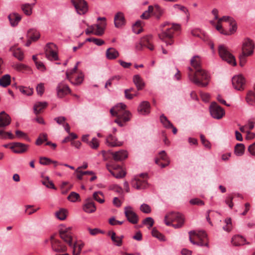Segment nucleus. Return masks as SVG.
<instances>
[{"mask_svg": "<svg viewBox=\"0 0 255 255\" xmlns=\"http://www.w3.org/2000/svg\"><path fill=\"white\" fill-rule=\"evenodd\" d=\"M162 13L163 11L161 8L158 5H155L153 15H154L157 18H159Z\"/></svg>", "mask_w": 255, "mask_h": 255, "instance_id": "57", "label": "nucleus"}, {"mask_svg": "<svg viewBox=\"0 0 255 255\" xmlns=\"http://www.w3.org/2000/svg\"><path fill=\"white\" fill-rule=\"evenodd\" d=\"M191 33L194 36L200 37L202 32L199 28H194L191 30Z\"/></svg>", "mask_w": 255, "mask_h": 255, "instance_id": "63", "label": "nucleus"}, {"mask_svg": "<svg viewBox=\"0 0 255 255\" xmlns=\"http://www.w3.org/2000/svg\"><path fill=\"white\" fill-rule=\"evenodd\" d=\"M246 83L245 78L241 75H236L232 78V84L235 89L238 90L244 89Z\"/></svg>", "mask_w": 255, "mask_h": 255, "instance_id": "13", "label": "nucleus"}, {"mask_svg": "<svg viewBox=\"0 0 255 255\" xmlns=\"http://www.w3.org/2000/svg\"><path fill=\"white\" fill-rule=\"evenodd\" d=\"M80 198V195L79 194L75 192H72L68 196V199L73 202H75L78 200Z\"/></svg>", "mask_w": 255, "mask_h": 255, "instance_id": "50", "label": "nucleus"}, {"mask_svg": "<svg viewBox=\"0 0 255 255\" xmlns=\"http://www.w3.org/2000/svg\"><path fill=\"white\" fill-rule=\"evenodd\" d=\"M47 140V134L45 133H40L37 138L35 144L37 145H41L44 141Z\"/></svg>", "mask_w": 255, "mask_h": 255, "instance_id": "43", "label": "nucleus"}, {"mask_svg": "<svg viewBox=\"0 0 255 255\" xmlns=\"http://www.w3.org/2000/svg\"><path fill=\"white\" fill-rule=\"evenodd\" d=\"M141 21L137 20L132 26V30L134 33L136 34L140 33L142 31V29L141 26Z\"/></svg>", "mask_w": 255, "mask_h": 255, "instance_id": "41", "label": "nucleus"}, {"mask_svg": "<svg viewBox=\"0 0 255 255\" xmlns=\"http://www.w3.org/2000/svg\"><path fill=\"white\" fill-rule=\"evenodd\" d=\"M108 234L109 236H111V240L115 245L118 247L122 245L123 236H117L116 233L114 231H109Z\"/></svg>", "mask_w": 255, "mask_h": 255, "instance_id": "24", "label": "nucleus"}, {"mask_svg": "<svg viewBox=\"0 0 255 255\" xmlns=\"http://www.w3.org/2000/svg\"><path fill=\"white\" fill-rule=\"evenodd\" d=\"M189 202L192 205H196L198 206H203L204 205V202L198 198L191 199Z\"/></svg>", "mask_w": 255, "mask_h": 255, "instance_id": "54", "label": "nucleus"}, {"mask_svg": "<svg viewBox=\"0 0 255 255\" xmlns=\"http://www.w3.org/2000/svg\"><path fill=\"white\" fill-rule=\"evenodd\" d=\"M71 2L79 14H84L88 11V4L85 0H71Z\"/></svg>", "mask_w": 255, "mask_h": 255, "instance_id": "8", "label": "nucleus"}, {"mask_svg": "<svg viewBox=\"0 0 255 255\" xmlns=\"http://www.w3.org/2000/svg\"><path fill=\"white\" fill-rule=\"evenodd\" d=\"M48 105V104L46 102H37L36 103L33 107L34 112L36 115L39 114L41 111L45 108Z\"/></svg>", "mask_w": 255, "mask_h": 255, "instance_id": "31", "label": "nucleus"}, {"mask_svg": "<svg viewBox=\"0 0 255 255\" xmlns=\"http://www.w3.org/2000/svg\"><path fill=\"white\" fill-rule=\"evenodd\" d=\"M13 67L15 70L20 72L31 70L29 67L23 64H15Z\"/></svg>", "mask_w": 255, "mask_h": 255, "instance_id": "40", "label": "nucleus"}, {"mask_svg": "<svg viewBox=\"0 0 255 255\" xmlns=\"http://www.w3.org/2000/svg\"><path fill=\"white\" fill-rule=\"evenodd\" d=\"M113 158L116 161H122L127 158L128 154L126 150H120L116 152H111Z\"/></svg>", "mask_w": 255, "mask_h": 255, "instance_id": "18", "label": "nucleus"}, {"mask_svg": "<svg viewBox=\"0 0 255 255\" xmlns=\"http://www.w3.org/2000/svg\"><path fill=\"white\" fill-rule=\"evenodd\" d=\"M109 224L113 226H115L118 224L122 225L123 224V221H119L118 220H116L115 218V217H112L109 220Z\"/></svg>", "mask_w": 255, "mask_h": 255, "instance_id": "62", "label": "nucleus"}, {"mask_svg": "<svg viewBox=\"0 0 255 255\" xmlns=\"http://www.w3.org/2000/svg\"><path fill=\"white\" fill-rule=\"evenodd\" d=\"M87 230L89 232L90 234L92 236H95L98 234H104L105 233L104 231L101 230L99 228L91 229L90 228H88Z\"/></svg>", "mask_w": 255, "mask_h": 255, "instance_id": "51", "label": "nucleus"}, {"mask_svg": "<svg viewBox=\"0 0 255 255\" xmlns=\"http://www.w3.org/2000/svg\"><path fill=\"white\" fill-rule=\"evenodd\" d=\"M249 56L250 55H247V54H245V53H242V54L239 56L240 65L241 67H243L245 65L247 62L246 57Z\"/></svg>", "mask_w": 255, "mask_h": 255, "instance_id": "52", "label": "nucleus"}, {"mask_svg": "<svg viewBox=\"0 0 255 255\" xmlns=\"http://www.w3.org/2000/svg\"><path fill=\"white\" fill-rule=\"evenodd\" d=\"M50 240L53 251L58 253H63L66 251L67 247L60 241L54 239L53 236L51 237Z\"/></svg>", "mask_w": 255, "mask_h": 255, "instance_id": "14", "label": "nucleus"}, {"mask_svg": "<svg viewBox=\"0 0 255 255\" xmlns=\"http://www.w3.org/2000/svg\"><path fill=\"white\" fill-rule=\"evenodd\" d=\"M17 88L21 93L27 96L32 95L33 93L32 88H26L22 86L18 87Z\"/></svg>", "mask_w": 255, "mask_h": 255, "instance_id": "37", "label": "nucleus"}, {"mask_svg": "<svg viewBox=\"0 0 255 255\" xmlns=\"http://www.w3.org/2000/svg\"><path fill=\"white\" fill-rule=\"evenodd\" d=\"M126 108L125 104L120 103L111 108L110 111L113 116L117 117L115 122L120 127L124 126L125 123L130 121L131 117V113L126 110Z\"/></svg>", "mask_w": 255, "mask_h": 255, "instance_id": "1", "label": "nucleus"}, {"mask_svg": "<svg viewBox=\"0 0 255 255\" xmlns=\"http://www.w3.org/2000/svg\"><path fill=\"white\" fill-rule=\"evenodd\" d=\"M140 210L146 214H148L151 212V208L150 206L146 204H142L140 207Z\"/></svg>", "mask_w": 255, "mask_h": 255, "instance_id": "55", "label": "nucleus"}, {"mask_svg": "<svg viewBox=\"0 0 255 255\" xmlns=\"http://www.w3.org/2000/svg\"><path fill=\"white\" fill-rule=\"evenodd\" d=\"M56 91L57 96L59 98H63L68 93L71 92V90L68 86L63 82H61L58 85Z\"/></svg>", "mask_w": 255, "mask_h": 255, "instance_id": "15", "label": "nucleus"}, {"mask_svg": "<svg viewBox=\"0 0 255 255\" xmlns=\"http://www.w3.org/2000/svg\"><path fill=\"white\" fill-rule=\"evenodd\" d=\"M28 146V145L20 142H13L10 148L15 153H22L27 150Z\"/></svg>", "mask_w": 255, "mask_h": 255, "instance_id": "16", "label": "nucleus"}, {"mask_svg": "<svg viewBox=\"0 0 255 255\" xmlns=\"http://www.w3.org/2000/svg\"><path fill=\"white\" fill-rule=\"evenodd\" d=\"M191 65L193 66L195 69L196 71L197 69H199L200 68V60L199 59V57L198 56H194L191 60L190 61Z\"/></svg>", "mask_w": 255, "mask_h": 255, "instance_id": "35", "label": "nucleus"}, {"mask_svg": "<svg viewBox=\"0 0 255 255\" xmlns=\"http://www.w3.org/2000/svg\"><path fill=\"white\" fill-rule=\"evenodd\" d=\"M133 82L136 86L137 90H141L144 87V83L139 75L133 76Z\"/></svg>", "mask_w": 255, "mask_h": 255, "instance_id": "28", "label": "nucleus"}, {"mask_svg": "<svg viewBox=\"0 0 255 255\" xmlns=\"http://www.w3.org/2000/svg\"><path fill=\"white\" fill-rule=\"evenodd\" d=\"M189 80L198 86L205 87L209 83L210 77L205 70L202 68L197 69L194 74H188Z\"/></svg>", "mask_w": 255, "mask_h": 255, "instance_id": "2", "label": "nucleus"}, {"mask_svg": "<svg viewBox=\"0 0 255 255\" xmlns=\"http://www.w3.org/2000/svg\"><path fill=\"white\" fill-rule=\"evenodd\" d=\"M142 223H143V224L148 225H149L148 228L149 229L151 227L153 226V223H154V221H153V219L152 218H151V217H147V218H145L144 220H143Z\"/></svg>", "mask_w": 255, "mask_h": 255, "instance_id": "59", "label": "nucleus"}, {"mask_svg": "<svg viewBox=\"0 0 255 255\" xmlns=\"http://www.w3.org/2000/svg\"><path fill=\"white\" fill-rule=\"evenodd\" d=\"M56 48V45L52 43H47L45 50V55L46 58L50 60H57L58 56L57 53L54 49Z\"/></svg>", "mask_w": 255, "mask_h": 255, "instance_id": "11", "label": "nucleus"}, {"mask_svg": "<svg viewBox=\"0 0 255 255\" xmlns=\"http://www.w3.org/2000/svg\"><path fill=\"white\" fill-rule=\"evenodd\" d=\"M248 151L251 155L255 156V142L251 144L248 147Z\"/></svg>", "mask_w": 255, "mask_h": 255, "instance_id": "64", "label": "nucleus"}, {"mask_svg": "<svg viewBox=\"0 0 255 255\" xmlns=\"http://www.w3.org/2000/svg\"><path fill=\"white\" fill-rule=\"evenodd\" d=\"M71 247L73 248V255H79L84 245L83 244L77 245L76 244H74V245L72 244V246Z\"/></svg>", "mask_w": 255, "mask_h": 255, "instance_id": "39", "label": "nucleus"}, {"mask_svg": "<svg viewBox=\"0 0 255 255\" xmlns=\"http://www.w3.org/2000/svg\"><path fill=\"white\" fill-rule=\"evenodd\" d=\"M119 56V52L114 48H109L106 51V57L108 59L113 60Z\"/></svg>", "mask_w": 255, "mask_h": 255, "instance_id": "29", "label": "nucleus"}, {"mask_svg": "<svg viewBox=\"0 0 255 255\" xmlns=\"http://www.w3.org/2000/svg\"><path fill=\"white\" fill-rule=\"evenodd\" d=\"M83 79V75L81 74L78 75L75 79L74 81H73L71 79V81H70L72 84L74 85H80L82 83Z\"/></svg>", "mask_w": 255, "mask_h": 255, "instance_id": "58", "label": "nucleus"}, {"mask_svg": "<svg viewBox=\"0 0 255 255\" xmlns=\"http://www.w3.org/2000/svg\"><path fill=\"white\" fill-rule=\"evenodd\" d=\"M10 83V76L8 74L3 76L0 79V86L6 87Z\"/></svg>", "mask_w": 255, "mask_h": 255, "instance_id": "34", "label": "nucleus"}, {"mask_svg": "<svg viewBox=\"0 0 255 255\" xmlns=\"http://www.w3.org/2000/svg\"><path fill=\"white\" fill-rule=\"evenodd\" d=\"M245 147L242 143H238L235 147L234 152L237 156H242L245 152Z\"/></svg>", "mask_w": 255, "mask_h": 255, "instance_id": "32", "label": "nucleus"}, {"mask_svg": "<svg viewBox=\"0 0 255 255\" xmlns=\"http://www.w3.org/2000/svg\"><path fill=\"white\" fill-rule=\"evenodd\" d=\"M234 18L229 16H223L221 18H219L218 20V23H221L222 21L228 22L229 24L233 22Z\"/></svg>", "mask_w": 255, "mask_h": 255, "instance_id": "56", "label": "nucleus"}, {"mask_svg": "<svg viewBox=\"0 0 255 255\" xmlns=\"http://www.w3.org/2000/svg\"><path fill=\"white\" fill-rule=\"evenodd\" d=\"M98 20H103L104 22H102L101 24H95L93 25L95 26L94 34L98 36H101L104 32V29L107 24L106 22V18L104 17H100L98 18Z\"/></svg>", "mask_w": 255, "mask_h": 255, "instance_id": "19", "label": "nucleus"}, {"mask_svg": "<svg viewBox=\"0 0 255 255\" xmlns=\"http://www.w3.org/2000/svg\"><path fill=\"white\" fill-rule=\"evenodd\" d=\"M184 221L183 215L179 212H170L167 213L164 217L165 223L167 226L172 225L173 222Z\"/></svg>", "mask_w": 255, "mask_h": 255, "instance_id": "6", "label": "nucleus"}, {"mask_svg": "<svg viewBox=\"0 0 255 255\" xmlns=\"http://www.w3.org/2000/svg\"><path fill=\"white\" fill-rule=\"evenodd\" d=\"M93 198L100 203H103L105 202L104 195L101 191L94 192L93 194Z\"/></svg>", "mask_w": 255, "mask_h": 255, "instance_id": "38", "label": "nucleus"}, {"mask_svg": "<svg viewBox=\"0 0 255 255\" xmlns=\"http://www.w3.org/2000/svg\"><path fill=\"white\" fill-rule=\"evenodd\" d=\"M36 91L38 95L41 96L44 92V87L42 83L38 84L36 87Z\"/></svg>", "mask_w": 255, "mask_h": 255, "instance_id": "60", "label": "nucleus"}, {"mask_svg": "<svg viewBox=\"0 0 255 255\" xmlns=\"http://www.w3.org/2000/svg\"><path fill=\"white\" fill-rule=\"evenodd\" d=\"M255 44L253 41L246 38L244 40L242 45V53L247 54V55H252L254 53Z\"/></svg>", "mask_w": 255, "mask_h": 255, "instance_id": "9", "label": "nucleus"}, {"mask_svg": "<svg viewBox=\"0 0 255 255\" xmlns=\"http://www.w3.org/2000/svg\"><path fill=\"white\" fill-rule=\"evenodd\" d=\"M246 100L248 104L250 105H255V93L252 91L249 92L246 96Z\"/></svg>", "mask_w": 255, "mask_h": 255, "instance_id": "33", "label": "nucleus"}, {"mask_svg": "<svg viewBox=\"0 0 255 255\" xmlns=\"http://www.w3.org/2000/svg\"><path fill=\"white\" fill-rule=\"evenodd\" d=\"M42 183L48 188L56 189L53 182L49 180V178L48 176L46 177L45 180L42 181Z\"/></svg>", "mask_w": 255, "mask_h": 255, "instance_id": "44", "label": "nucleus"}, {"mask_svg": "<svg viewBox=\"0 0 255 255\" xmlns=\"http://www.w3.org/2000/svg\"><path fill=\"white\" fill-rule=\"evenodd\" d=\"M152 235L159 239L160 241H165V238L164 236L159 233L156 229L153 228L151 232Z\"/></svg>", "mask_w": 255, "mask_h": 255, "instance_id": "49", "label": "nucleus"}, {"mask_svg": "<svg viewBox=\"0 0 255 255\" xmlns=\"http://www.w3.org/2000/svg\"><path fill=\"white\" fill-rule=\"evenodd\" d=\"M126 20L124 13L122 12H117L114 17V24L117 28H121L125 25Z\"/></svg>", "mask_w": 255, "mask_h": 255, "instance_id": "17", "label": "nucleus"}, {"mask_svg": "<svg viewBox=\"0 0 255 255\" xmlns=\"http://www.w3.org/2000/svg\"><path fill=\"white\" fill-rule=\"evenodd\" d=\"M79 63V62H77L76 64V65L74 66V67L70 71H67L66 72V78L69 81H71L72 77H71V75H72L73 74L75 73L77 69H78V65Z\"/></svg>", "mask_w": 255, "mask_h": 255, "instance_id": "46", "label": "nucleus"}, {"mask_svg": "<svg viewBox=\"0 0 255 255\" xmlns=\"http://www.w3.org/2000/svg\"><path fill=\"white\" fill-rule=\"evenodd\" d=\"M106 140L108 145L112 147L121 146L123 144V142L119 141L117 138L112 134H110L106 138Z\"/></svg>", "mask_w": 255, "mask_h": 255, "instance_id": "22", "label": "nucleus"}, {"mask_svg": "<svg viewBox=\"0 0 255 255\" xmlns=\"http://www.w3.org/2000/svg\"><path fill=\"white\" fill-rule=\"evenodd\" d=\"M39 163L41 165H49L51 163H56V161H53L50 158L45 157H40L39 158Z\"/></svg>", "mask_w": 255, "mask_h": 255, "instance_id": "45", "label": "nucleus"}, {"mask_svg": "<svg viewBox=\"0 0 255 255\" xmlns=\"http://www.w3.org/2000/svg\"><path fill=\"white\" fill-rule=\"evenodd\" d=\"M146 184L145 180H140L137 178H135L131 181L132 186L138 190L144 188Z\"/></svg>", "mask_w": 255, "mask_h": 255, "instance_id": "27", "label": "nucleus"}, {"mask_svg": "<svg viewBox=\"0 0 255 255\" xmlns=\"http://www.w3.org/2000/svg\"><path fill=\"white\" fill-rule=\"evenodd\" d=\"M11 123V118L4 111L0 113V128H4Z\"/></svg>", "mask_w": 255, "mask_h": 255, "instance_id": "20", "label": "nucleus"}, {"mask_svg": "<svg viewBox=\"0 0 255 255\" xmlns=\"http://www.w3.org/2000/svg\"><path fill=\"white\" fill-rule=\"evenodd\" d=\"M71 229V227L65 228L62 226V227L60 228L59 231L60 238L65 243H67L69 246H72V238L70 232Z\"/></svg>", "mask_w": 255, "mask_h": 255, "instance_id": "10", "label": "nucleus"}, {"mask_svg": "<svg viewBox=\"0 0 255 255\" xmlns=\"http://www.w3.org/2000/svg\"><path fill=\"white\" fill-rule=\"evenodd\" d=\"M13 56L19 61H22L24 59V53L19 48L16 49L15 51L13 53Z\"/></svg>", "mask_w": 255, "mask_h": 255, "instance_id": "42", "label": "nucleus"}, {"mask_svg": "<svg viewBox=\"0 0 255 255\" xmlns=\"http://www.w3.org/2000/svg\"><path fill=\"white\" fill-rule=\"evenodd\" d=\"M8 18L11 25L12 26H15L17 25L18 23L21 20V16L17 13H12L9 14Z\"/></svg>", "mask_w": 255, "mask_h": 255, "instance_id": "26", "label": "nucleus"}, {"mask_svg": "<svg viewBox=\"0 0 255 255\" xmlns=\"http://www.w3.org/2000/svg\"><path fill=\"white\" fill-rule=\"evenodd\" d=\"M125 214L128 221L131 224H135L138 222V217L130 206L125 207Z\"/></svg>", "mask_w": 255, "mask_h": 255, "instance_id": "12", "label": "nucleus"}, {"mask_svg": "<svg viewBox=\"0 0 255 255\" xmlns=\"http://www.w3.org/2000/svg\"><path fill=\"white\" fill-rule=\"evenodd\" d=\"M232 243L235 246H243L245 244H249V242H246V240L243 237L238 235L233 237Z\"/></svg>", "mask_w": 255, "mask_h": 255, "instance_id": "25", "label": "nucleus"}, {"mask_svg": "<svg viewBox=\"0 0 255 255\" xmlns=\"http://www.w3.org/2000/svg\"><path fill=\"white\" fill-rule=\"evenodd\" d=\"M39 32L35 29H30L27 32V37L33 41L37 40L40 37Z\"/></svg>", "mask_w": 255, "mask_h": 255, "instance_id": "30", "label": "nucleus"}, {"mask_svg": "<svg viewBox=\"0 0 255 255\" xmlns=\"http://www.w3.org/2000/svg\"><path fill=\"white\" fill-rule=\"evenodd\" d=\"M210 112L211 116L216 119H221L225 114L224 109L216 102L211 103L210 107Z\"/></svg>", "mask_w": 255, "mask_h": 255, "instance_id": "7", "label": "nucleus"}, {"mask_svg": "<svg viewBox=\"0 0 255 255\" xmlns=\"http://www.w3.org/2000/svg\"><path fill=\"white\" fill-rule=\"evenodd\" d=\"M138 112L141 115H146L150 113V104L147 101L141 102L137 109Z\"/></svg>", "mask_w": 255, "mask_h": 255, "instance_id": "23", "label": "nucleus"}, {"mask_svg": "<svg viewBox=\"0 0 255 255\" xmlns=\"http://www.w3.org/2000/svg\"><path fill=\"white\" fill-rule=\"evenodd\" d=\"M218 51L219 55L222 60L233 66L237 65L235 57L224 45H220L218 48Z\"/></svg>", "mask_w": 255, "mask_h": 255, "instance_id": "5", "label": "nucleus"}, {"mask_svg": "<svg viewBox=\"0 0 255 255\" xmlns=\"http://www.w3.org/2000/svg\"><path fill=\"white\" fill-rule=\"evenodd\" d=\"M189 234V240L192 244L209 248L207 234L204 231H191Z\"/></svg>", "mask_w": 255, "mask_h": 255, "instance_id": "3", "label": "nucleus"}, {"mask_svg": "<svg viewBox=\"0 0 255 255\" xmlns=\"http://www.w3.org/2000/svg\"><path fill=\"white\" fill-rule=\"evenodd\" d=\"M55 215L59 219L64 220L66 218V210L61 209L59 211L55 213Z\"/></svg>", "mask_w": 255, "mask_h": 255, "instance_id": "47", "label": "nucleus"}, {"mask_svg": "<svg viewBox=\"0 0 255 255\" xmlns=\"http://www.w3.org/2000/svg\"><path fill=\"white\" fill-rule=\"evenodd\" d=\"M88 145L93 149H97L99 146V140L96 137H93L88 142Z\"/></svg>", "mask_w": 255, "mask_h": 255, "instance_id": "48", "label": "nucleus"}, {"mask_svg": "<svg viewBox=\"0 0 255 255\" xmlns=\"http://www.w3.org/2000/svg\"><path fill=\"white\" fill-rule=\"evenodd\" d=\"M180 28V25L177 24H172L171 25L165 29H162L161 33L158 34V37L160 39L165 42L167 45H172L173 40L172 38L175 31L177 30Z\"/></svg>", "mask_w": 255, "mask_h": 255, "instance_id": "4", "label": "nucleus"}, {"mask_svg": "<svg viewBox=\"0 0 255 255\" xmlns=\"http://www.w3.org/2000/svg\"><path fill=\"white\" fill-rule=\"evenodd\" d=\"M54 121L59 125H64L66 119L64 117L60 116L54 118Z\"/></svg>", "mask_w": 255, "mask_h": 255, "instance_id": "61", "label": "nucleus"}, {"mask_svg": "<svg viewBox=\"0 0 255 255\" xmlns=\"http://www.w3.org/2000/svg\"><path fill=\"white\" fill-rule=\"evenodd\" d=\"M152 39V36L151 35H148L146 36L145 37H142L140 40L141 41L142 43H143V46L146 47L147 45H148L150 44V41Z\"/></svg>", "mask_w": 255, "mask_h": 255, "instance_id": "53", "label": "nucleus"}, {"mask_svg": "<svg viewBox=\"0 0 255 255\" xmlns=\"http://www.w3.org/2000/svg\"><path fill=\"white\" fill-rule=\"evenodd\" d=\"M32 5L29 3L23 4L21 6V8L23 12L27 15H30L32 13Z\"/></svg>", "mask_w": 255, "mask_h": 255, "instance_id": "36", "label": "nucleus"}, {"mask_svg": "<svg viewBox=\"0 0 255 255\" xmlns=\"http://www.w3.org/2000/svg\"><path fill=\"white\" fill-rule=\"evenodd\" d=\"M83 210L88 213H93L96 211V208L92 198L86 199L83 206Z\"/></svg>", "mask_w": 255, "mask_h": 255, "instance_id": "21", "label": "nucleus"}]
</instances>
